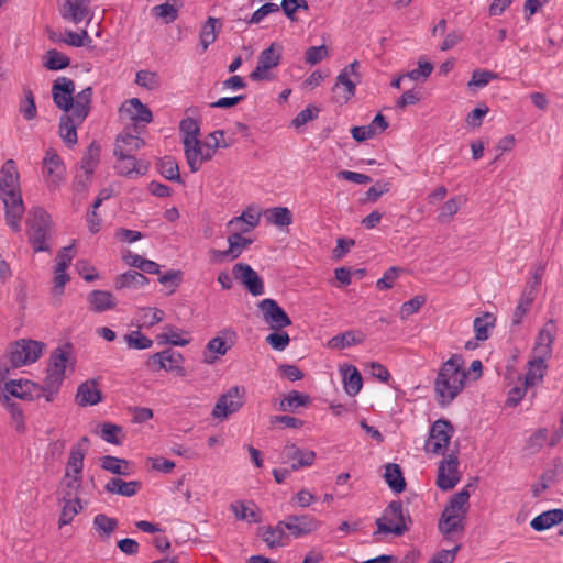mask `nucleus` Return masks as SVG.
<instances>
[{
  "mask_svg": "<svg viewBox=\"0 0 563 563\" xmlns=\"http://www.w3.org/2000/svg\"><path fill=\"white\" fill-rule=\"evenodd\" d=\"M265 342L275 351H284L290 343V336L283 330H272L265 338Z\"/></svg>",
  "mask_w": 563,
  "mask_h": 563,
  "instance_id": "13d9d810",
  "label": "nucleus"
},
{
  "mask_svg": "<svg viewBox=\"0 0 563 563\" xmlns=\"http://www.w3.org/2000/svg\"><path fill=\"white\" fill-rule=\"evenodd\" d=\"M89 446V439L82 437L75 443L66 463L65 473L60 482L65 497L77 496L82 484L84 460Z\"/></svg>",
  "mask_w": 563,
  "mask_h": 563,
  "instance_id": "20e7f679",
  "label": "nucleus"
},
{
  "mask_svg": "<svg viewBox=\"0 0 563 563\" xmlns=\"http://www.w3.org/2000/svg\"><path fill=\"white\" fill-rule=\"evenodd\" d=\"M64 499L65 504L63 506L60 517L58 520L59 527L69 525L74 520L76 515H78L82 509L80 500L77 498V496L67 497V499L64 496Z\"/></svg>",
  "mask_w": 563,
  "mask_h": 563,
  "instance_id": "de8ad7c7",
  "label": "nucleus"
},
{
  "mask_svg": "<svg viewBox=\"0 0 563 563\" xmlns=\"http://www.w3.org/2000/svg\"><path fill=\"white\" fill-rule=\"evenodd\" d=\"M457 467L459 462L456 455L451 454L441 461L438 470L437 485L442 490H450L459 483L460 475Z\"/></svg>",
  "mask_w": 563,
  "mask_h": 563,
  "instance_id": "b1692460",
  "label": "nucleus"
},
{
  "mask_svg": "<svg viewBox=\"0 0 563 563\" xmlns=\"http://www.w3.org/2000/svg\"><path fill=\"white\" fill-rule=\"evenodd\" d=\"M87 300L90 310L98 313L111 310L117 306L115 298L107 290H92Z\"/></svg>",
  "mask_w": 563,
  "mask_h": 563,
  "instance_id": "72a5a7b5",
  "label": "nucleus"
},
{
  "mask_svg": "<svg viewBox=\"0 0 563 563\" xmlns=\"http://www.w3.org/2000/svg\"><path fill=\"white\" fill-rule=\"evenodd\" d=\"M102 440L108 443L119 445L122 443L123 432L120 426L104 422L99 427L97 432Z\"/></svg>",
  "mask_w": 563,
  "mask_h": 563,
  "instance_id": "603ef678",
  "label": "nucleus"
},
{
  "mask_svg": "<svg viewBox=\"0 0 563 563\" xmlns=\"http://www.w3.org/2000/svg\"><path fill=\"white\" fill-rule=\"evenodd\" d=\"M344 389L350 396L357 395L363 386L362 376L355 366H349L343 373Z\"/></svg>",
  "mask_w": 563,
  "mask_h": 563,
  "instance_id": "09e8293b",
  "label": "nucleus"
},
{
  "mask_svg": "<svg viewBox=\"0 0 563 563\" xmlns=\"http://www.w3.org/2000/svg\"><path fill=\"white\" fill-rule=\"evenodd\" d=\"M466 199L463 196H455L449 200H446L438 216L439 221L445 222L452 219L460 210L461 206L464 205Z\"/></svg>",
  "mask_w": 563,
  "mask_h": 563,
  "instance_id": "6e6d98bb",
  "label": "nucleus"
},
{
  "mask_svg": "<svg viewBox=\"0 0 563 563\" xmlns=\"http://www.w3.org/2000/svg\"><path fill=\"white\" fill-rule=\"evenodd\" d=\"M102 400V393L96 379L81 383L76 393V402L81 407L95 406Z\"/></svg>",
  "mask_w": 563,
  "mask_h": 563,
  "instance_id": "cd10ccee",
  "label": "nucleus"
},
{
  "mask_svg": "<svg viewBox=\"0 0 563 563\" xmlns=\"http://www.w3.org/2000/svg\"><path fill=\"white\" fill-rule=\"evenodd\" d=\"M115 169L122 176L136 178L147 173L148 165L136 159L134 155H115Z\"/></svg>",
  "mask_w": 563,
  "mask_h": 563,
  "instance_id": "bb28decb",
  "label": "nucleus"
},
{
  "mask_svg": "<svg viewBox=\"0 0 563 563\" xmlns=\"http://www.w3.org/2000/svg\"><path fill=\"white\" fill-rule=\"evenodd\" d=\"M23 93L24 100L21 103L20 111L24 119L32 120L37 114L34 96L31 89H24Z\"/></svg>",
  "mask_w": 563,
  "mask_h": 563,
  "instance_id": "338daca9",
  "label": "nucleus"
},
{
  "mask_svg": "<svg viewBox=\"0 0 563 563\" xmlns=\"http://www.w3.org/2000/svg\"><path fill=\"white\" fill-rule=\"evenodd\" d=\"M125 343L130 349L146 350L152 347L153 341L140 331H133L124 336Z\"/></svg>",
  "mask_w": 563,
  "mask_h": 563,
  "instance_id": "0e129e2a",
  "label": "nucleus"
},
{
  "mask_svg": "<svg viewBox=\"0 0 563 563\" xmlns=\"http://www.w3.org/2000/svg\"><path fill=\"white\" fill-rule=\"evenodd\" d=\"M497 74L490 70L476 69L472 74V79L468 81V88H484L490 80L496 79Z\"/></svg>",
  "mask_w": 563,
  "mask_h": 563,
  "instance_id": "69168bd1",
  "label": "nucleus"
},
{
  "mask_svg": "<svg viewBox=\"0 0 563 563\" xmlns=\"http://www.w3.org/2000/svg\"><path fill=\"white\" fill-rule=\"evenodd\" d=\"M358 69L360 63L354 60L340 71L333 87L336 101L347 102L354 97L356 85L361 81Z\"/></svg>",
  "mask_w": 563,
  "mask_h": 563,
  "instance_id": "9d476101",
  "label": "nucleus"
},
{
  "mask_svg": "<svg viewBox=\"0 0 563 563\" xmlns=\"http://www.w3.org/2000/svg\"><path fill=\"white\" fill-rule=\"evenodd\" d=\"M228 249L222 251H213V258L216 261H233L241 256V254L250 247L254 242L253 239L246 235L230 234L227 236Z\"/></svg>",
  "mask_w": 563,
  "mask_h": 563,
  "instance_id": "5701e85b",
  "label": "nucleus"
},
{
  "mask_svg": "<svg viewBox=\"0 0 563 563\" xmlns=\"http://www.w3.org/2000/svg\"><path fill=\"white\" fill-rule=\"evenodd\" d=\"M148 284V278L137 271H128L117 276L114 287L117 289H140Z\"/></svg>",
  "mask_w": 563,
  "mask_h": 563,
  "instance_id": "c9c22d12",
  "label": "nucleus"
},
{
  "mask_svg": "<svg viewBox=\"0 0 563 563\" xmlns=\"http://www.w3.org/2000/svg\"><path fill=\"white\" fill-rule=\"evenodd\" d=\"M245 390L243 387L233 386L228 389L217 401L212 409V417L219 420L227 419L236 412L244 404Z\"/></svg>",
  "mask_w": 563,
  "mask_h": 563,
  "instance_id": "4468645a",
  "label": "nucleus"
},
{
  "mask_svg": "<svg viewBox=\"0 0 563 563\" xmlns=\"http://www.w3.org/2000/svg\"><path fill=\"white\" fill-rule=\"evenodd\" d=\"M233 277L239 280L251 295L261 296L264 294V283L258 274L245 263H238L232 268Z\"/></svg>",
  "mask_w": 563,
  "mask_h": 563,
  "instance_id": "4be33fe9",
  "label": "nucleus"
},
{
  "mask_svg": "<svg viewBox=\"0 0 563 563\" xmlns=\"http://www.w3.org/2000/svg\"><path fill=\"white\" fill-rule=\"evenodd\" d=\"M263 321L271 330H283L291 324V320L286 311L276 300L265 298L257 303Z\"/></svg>",
  "mask_w": 563,
  "mask_h": 563,
  "instance_id": "dca6fc26",
  "label": "nucleus"
},
{
  "mask_svg": "<svg viewBox=\"0 0 563 563\" xmlns=\"http://www.w3.org/2000/svg\"><path fill=\"white\" fill-rule=\"evenodd\" d=\"M161 343H168L174 346H186L190 343L191 338L188 332L172 325L164 328V331L157 336Z\"/></svg>",
  "mask_w": 563,
  "mask_h": 563,
  "instance_id": "58836bf2",
  "label": "nucleus"
},
{
  "mask_svg": "<svg viewBox=\"0 0 563 563\" xmlns=\"http://www.w3.org/2000/svg\"><path fill=\"white\" fill-rule=\"evenodd\" d=\"M100 145L96 142H92L87 147L80 164V168L85 172L87 177H90L97 168L100 161Z\"/></svg>",
  "mask_w": 563,
  "mask_h": 563,
  "instance_id": "a19ab883",
  "label": "nucleus"
},
{
  "mask_svg": "<svg viewBox=\"0 0 563 563\" xmlns=\"http://www.w3.org/2000/svg\"><path fill=\"white\" fill-rule=\"evenodd\" d=\"M266 221L276 227H287L292 222V216L286 207H274L264 211Z\"/></svg>",
  "mask_w": 563,
  "mask_h": 563,
  "instance_id": "37998d69",
  "label": "nucleus"
},
{
  "mask_svg": "<svg viewBox=\"0 0 563 563\" xmlns=\"http://www.w3.org/2000/svg\"><path fill=\"white\" fill-rule=\"evenodd\" d=\"M284 522L289 534L296 539L309 536L321 527V521L309 514L290 515Z\"/></svg>",
  "mask_w": 563,
  "mask_h": 563,
  "instance_id": "412c9836",
  "label": "nucleus"
},
{
  "mask_svg": "<svg viewBox=\"0 0 563 563\" xmlns=\"http://www.w3.org/2000/svg\"><path fill=\"white\" fill-rule=\"evenodd\" d=\"M311 402L310 396L297 390L290 391L280 402L284 411L295 410L298 407H306Z\"/></svg>",
  "mask_w": 563,
  "mask_h": 563,
  "instance_id": "5fc2aeb1",
  "label": "nucleus"
},
{
  "mask_svg": "<svg viewBox=\"0 0 563 563\" xmlns=\"http://www.w3.org/2000/svg\"><path fill=\"white\" fill-rule=\"evenodd\" d=\"M59 12L63 19L78 24L88 16L89 2L88 0H63Z\"/></svg>",
  "mask_w": 563,
  "mask_h": 563,
  "instance_id": "a878e982",
  "label": "nucleus"
},
{
  "mask_svg": "<svg viewBox=\"0 0 563 563\" xmlns=\"http://www.w3.org/2000/svg\"><path fill=\"white\" fill-rule=\"evenodd\" d=\"M467 373L462 355L453 354L444 362L434 382V393L441 407L450 405L464 389Z\"/></svg>",
  "mask_w": 563,
  "mask_h": 563,
  "instance_id": "f03ea898",
  "label": "nucleus"
},
{
  "mask_svg": "<svg viewBox=\"0 0 563 563\" xmlns=\"http://www.w3.org/2000/svg\"><path fill=\"white\" fill-rule=\"evenodd\" d=\"M42 173L47 187L51 189L60 187L65 180V165L53 148H48L45 153Z\"/></svg>",
  "mask_w": 563,
  "mask_h": 563,
  "instance_id": "f3484780",
  "label": "nucleus"
},
{
  "mask_svg": "<svg viewBox=\"0 0 563 563\" xmlns=\"http://www.w3.org/2000/svg\"><path fill=\"white\" fill-rule=\"evenodd\" d=\"M5 390L12 396L23 400L41 398L40 385L31 380H11L5 384Z\"/></svg>",
  "mask_w": 563,
  "mask_h": 563,
  "instance_id": "c85d7f7f",
  "label": "nucleus"
},
{
  "mask_svg": "<svg viewBox=\"0 0 563 563\" xmlns=\"http://www.w3.org/2000/svg\"><path fill=\"white\" fill-rule=\"evenodd\" d=\"M221 24L217 18L209 16L203 23L199 34L200 45L202 52H206L208 47L216 42L220 32Z\"/></svg>",
  "mask_w": 563,
  "mask_h": 563,
  "instance_id": "4c0bfd02",
  "label": "nucleus"
},
{
  "mask_svg": "<svg viewBox=\"0 0 563 563\" xmlns=\"http://www.w3.org/2000/svg\"><path fill=\"white\" fill-rule=\"evenodd\" d=\"M0 190L5 222L12 231L19 232L25 207L19 188V172L13 159H8L0 170Z\"/></svg>",
  "mask_w": 563,
  "mask_h": 563,
  "instance_id": "f257e3e1",
  "label": "nucleus"
},
{
  "mask_svg": "<svg viewBox=\"0 0 563 563\" xmlns=\"http://www.w3.org/2000/svg\"><path fill=\"white\" fill-rule=\"evenodd\" d=\"M563 522V509L555 508L543 511L530 521V527L536 531H545Z\"/></svg>",
  "mask_w": 563,
  "mask_h": 563,
  "instance_id": "473e14b6",
  "label": "nucleus"
},
{
  "mask_svg": "<svg viewBox=\"0 0 563 563\" xmlns=\"http://www.w3.org/2000/svg\"><path fill=\"white\" fill-rule=\"evenodd\" d=\"M556 333L555 323L550 320L539 331L532 350V355L549 360L552 354V344Z\"/></svg>",
  "mask_w": 563,
  "mask_h": 563,
  "instance_id": "393cba45",
  "label": "nucleus"
},
{
  "mask_svg": "<svg viewBox=\"0 0 563 563\" xmlns=\"http://www.w3.org/2000/svg\"><path fill=\"white\" fill-rule=\"evenodd\" d=\"M409 516L405 512L402 505L391 501L384 510L382 517L376 520V533H391L402 536L409 528L407 525Z\"/></svg>",
  "mask_w": 563,
  "mask_h": 563,
  "instance_id": "1a4fd4ad",
  "label": "nucleus"
},
{
  "mask_svg": "<svg viewBox=\"0 0 563 563\" xmlns=\"http://www.w3.org/2000/svg\"><path fill=\"white\" fill-rule=\"evenodd\" d=\"M92 99V89L87 87L76 95L75 109L62 117L59 135L69 145L77 143V125L88 117Z\"/></svg>",
  "mask_w": 563,
  "mask_h": 563,
  "instance_id": "423d86ee",
  "label": "nucleus"
},
{
  "mask_svg": "<svg viewBox=\"0 0 563 563\" xmlns=\"http://www.w3.org/2000/svg\"><path fill=\"white\" fill-rule=\"evenodd\" d=\"M282 58V46L272 43L266 49L261 52L257 58L255 69L250 74V78L254 81L269 79L268 71L279 65Z\"/></svg>",
  "mask_w": 563,
  "mask_h": 563,
  "instance_id": "aec40b11",
  "label": "nucleus"
},
{
  "mask_svg": "<svg viewBox=\"0 0 563 563\" xmlns=\"http://www.w3.org/2000/svg\"><path fill=\"white\" fill-rule=\"evenodd\" d=\"M27 227L29 240L33 250L35 252L48 251L46 240L51 231L49 214L41 208H33L29 213Z\"/></svg>",
  "mask_w": 563,
  "mask_h": 563,
  "instance_id": "6e6552de",
  "label": "nucleus"
},
{
  "mask_svg": "<svg viewBox=\"0 0 563 563\" xmlns=\"http://www.w3.org/2000/svg\"><path fill=\"white\" fill-rule=\"evenodd\" d=\"M385 479L388 486L396 493H401L406 487L401 470L397 464L390 463L386 465Z\"/></svg>",
  "mask_w": 563,
  "mask_h": 563,
  "instance_id": "3c124183",
  "label": "nucleus"
},
{
  "mask_svg": "<svg viewBox=\"0 0 563 563\" xmlns=\"http://www.w3.org/2000/svg\"><path fill=\"white\" fill-rule=\"evenodd\" d=\"M231 145L224 137L222 130L209 133L203 141H187L184 153L191 173H197L201 166L213 158L218 148H227Z\"/></svg>",
  "mask_w": 563,
  "mask_h": 563,
  "instance_id": "7ed1b4c3",
  "label": "nucleus"
},
{
  "mask_svg": "<svg viewBox=\"0 0 563 563\" xmlns=\"http://www.w3.org/2000/svg\"><path fill=\"white\" fill-rule=\"evenodd\" d=\"M44 344L34 340H19L10 349V361L15 367L36 362L43 353Z\"/></svg>",
  "mask_w": 563,
  "mask_h": 563,
  "instance_id": "ddd939ff",
  "label": "nucleus"
},
{
  "mask_svg": "<svg viewBox=\"0 0 563 563\" xmlns=\"http://www.w3.org/2000/svg\"><path fill=\"white\" fill-rule=\"evenodd\" d=\"M93 528L101 540H108L118 528V520L104 514H98L93 518Z\"/></svg>",
  "mask_w": 563,
  "mask_h": 563,
  "instance_id": "79ce46f5",
  "label": "nucleus"
},
{
  "mask_svg": "<svg viewBox=\"0 0 563 563\" xmlns=\"http://www.w3.org/2000/svg\"><path fill=\"white\" fill-rule=\"evenodd\" d=\"M470 493L467 488L454 494L442 511L439 520V530L444 536L460 533L464 530V522L470 507Z\"/></svg>",
  "mask_w": 563,
  "mask_h": 563,
  "instance_id": "39448f33",
  "label": "nucleus"
},
{
  "mask_svg": "<svg viewBox=\"0 0 563 563\" xmlns=\"http://www.w3.org/2000/svg\"><path fill=\"white\" fill-rule=\"evenodd\" d=\"M261 209L255 205H251L247 206L238 217L242 221H244L249 228H252L254 230L256 227H258L261 222Z\"/></svg>",
  "mask_w": 563,
  "mask_h": 563,
  "instance_id": "774afa93",
  "label": "nucleus"
},
{
  "mask_svg": "<svg viewBox=\"0 0 563 563\" xmlns=\"http://www.w3.org/2000/svg\"><path fill=\"white\" fill-rule=\"evenodd\" d=\"M236 332L231 328L222 329L206 345L203 351V362L206 364L216 363L221 356L225 355L235 344Z\"/></svg>",
  "mask_w": 563,
  "mask_h": 563,
  "instance_id": "9b49d317",
  "label": "nucleus"
},
{
  "mask_svg": "<svg viewBox=\"0 0 563 563\" xmlns=\"http://www.w3.org/2000/svg\"><path fill=\"white\" fill-rule=\"evenodd\" d=\"M179 130L183 136V145H185L187 141L195 142L199 139L200 129L195 119L186 118L181 120Z\"/></svg>",
  "mask_w": 563,
  "mask_h": 563,
  "instance_id": "4d7b16f0",
  "label": "nucleus"
},
{
  "mask_svg": "<svg viewBox=\"0 0 563 563\" xmlns=\"http://www.w3.org/2000/svg\"><path fill=\"white\" fill-rule=\"evenodd\" d=\"M152 14L165 23H172L178 18V8L169 3H162L152 8Z\"/></svg>",
  "mask_w": 563,
  "mask_h": 563,
  "instance_id": "e2e57ef3",
  "label": "nucleus"
},
{
  "mask_svg": "<svg viewBox=\"0 0 563 563\" xmlns=\"http://www.w3.org/2000/svg\"><path fill=\"white\" fill-rule=\"evenodd\" d=\"M545 358L533 356L528 362L527 373L523 377V385L526 387H533L543 380L545 371L548 368Z\"/></svg>",
  "mask_w": 563,
  "mask_h": 563,
  "instance_id": "2f4dec72",
  "label": "nucleus"
},
{
  "mask_svg": "<svg viewBox=\"0 0 563 563\" xmlns=\"http://www.w3.org/2000/svg\"><path fill=\"white\" fill-rule=\"evenodd\" d=\"M496 318L493 313L485 312L478 316L473 321V329L475 332V339L477 341H486L492 330L495 328Z\"/></svg>",
  "mask_w": 563,
  "mask_h": 563,
  "instance_id": "ea45409f",
  "label": "nucleus"
},
{
  "mask_svg": "<svg viewBox=\"0 0 563 563\" xmlns=\"http://www.w3.org/2000/svg\"><path fill=\"white\" fill-rule=\"evenodd\" d=\"M76 362L77 358L71 344L66 343L57 346L49 355L46 375L55 379V382L63 383L68 375L75 372Z\"/></svg>",
  "mask_w": 563,
  "mask_h": 563,
  "instance_id": "0eeeda50",
  "label": "nucleus"
},
{
  "mask_svg": "<svg viewBox=\"0 0 563 563\" xmlns=\"http://www.w3.org/2000/svg\"><path fill=\"white\" fill-rule=\"evenodd\" d=\"M121 113L128 115L134 123H150L153 119L150 108L137 98L125 101L120 108Z\"/></svg>",
  "mask_w": 563,
  "mask_h": 563,
  "instance_id": "c756f323",
  "label": "nucleus"
},
{
  "mask_svg": "<svg viewBox=\"0 0 563 563\" xmlns=\"http://www.w3.org/2000/svg\"><path fill=\"white\" fill-rule=\"evenodd\" d=\"M137 321L140 327L151 328L164 319V311L155 307H141L137 309Z\"/></svg>",
  "mask_w": 563,
  "mask_h": 563,
  "instance_id": "a18cd8bd",
  "label": "nucleus"
},
{
  "mask_svg": "<svg viewBox=\"0 0 563 563\" xmlns=\"http://www.w3.org/2000/svg\"><path fill=\"white\" fill-rule=\"evenodd\" d=\"M230 508L239 520H245L254 523L260 522L261 520L258 510L253 504L236 501L231 504Z\"/></svg>",
  "mask_w": 563,
  "mask_h": 563,
  "instance_id": "49530a36",
  "label": "nucleus"
},
{
  "mask_svg": "<svg viewBox=\"0 0 563 563\" xmlns=\"http://www.w3.org/2000/svg\"><path fill=\"white\" fill-rule=\"evenodd\" d=\"M286 526L284 520L276 526H265L260 528V536L268 548H282L287 544L288 536L286 534Z\"/></svg>",
  "mask_w": 563,
  "mask_h": 563,
  "instance_id": "7c9ffc66",
  "label": "nucleus"
},
{
  "mask_svg": "<svg viewBox=\"0 0 563 563\" xmlns=\"http://www.w3.org/2000/svg\"><path fill=\"white\" fill-rule=\"evenodd\" d=\"M69 64V57L56 49L47 51L44 56V66L49 70H60L68 67Z\"/></svg>",
  "mask_w": 563,
  "mask_h": 563,
  "instance_id": "864d4df0",
  "label": "nucleus"
},
{
  "mask_svg": "<svg viewBox=\"0 0 563 563\" xmlns=\"http://www.w3.org/2000/svg\"><path fill=\"white\" fill-rule=\"evenodd\" d=\"M60 41L73 47L88 46L92 42L86 30H82L80 33L66 31L64 37Z\"/></svg>",
  "mask_w": 563,
  "mask_h": 563,
  "instance_id": "052dcab7",
  "label": "nucleus"
},
{
  "mask_svg": "<svg viewBox=\"0 0 563 563\" xmlns=\"http://www.w3.org/2000/svg\"><path fill=\"white\" fill-rule=\"evenodd\" d=\"M144 141L130 133L118 135L114 145V155H134L142 146Z\"/></svg>",
  "mask_w": 563,
  "mask_h": 563,
  "instance_id": "f704fd0d",
  "label": "nucleus"
},
{
  "mask_svg": "<svg viewBox=\"0 0 563 563\" xmlns=\"http://www.w3.org/2000/svg\"><path fill=\"white\" fill-rule=\"evenodd\" d=\"M75 82L68 77H58L52 86V98L54 104L66 113L75 109Z\"/></svg>",
  "mask_w": 563,
  "mask_h": 563,
  "instance_id": "a211bd4d",
  "label": "nucleus"
},
{
  "mask_svg": "<svg viewBox=\"0 0 563 563\" xmlns=\"http://www.w3.org/2000/svg\"><path fill=\"white\" fill-rule=\"evenodd\" d=\"M158 169L162 176H164L168 180H178L180 177L178 164L170 156H165L164 158L161 159L158 164Z\"/></svg>",
  "mask_w": 563,
  "mask_h": 563,
  "instance_id": "680f3d73",
  "label": "nucleus"
},
{
  "mask_svg": "<svg viewBox=\"0 0 563 563\" xmlns=\"http://www.w3.org/2000/svg\"><path fill=\"white\" fill-rule=\"evenodd\" d=\"M314 460V451L301 449L294 443H288L279 452L277 462L290 465V471H298L311 466Z\"/></svg>",
  "mask_w": 563,
  "mask_h": 563,
  "instance_id": "2eb2a0df",
  "label": "nucleus"
},
{
  "mask_svg": "<svg viewBox=\"0 0 563 563\" xmlns=\"http://www.w3.org/2000/svg\"><path fill=\"white\" fill-rule=\"evenodd\" d=\"M454 433L452 424L446 420H437L431 429L424 444L427 453L443 455Z\"/></svg>",
  "mask_w": 563,
  "mask_h": 563,
  "instance_id": "f8f14e48",
  "label": "nucleus"
},
{
  "mask_svg": "<svg viewBox=\"0 0 563 563\" xmlns=\"http://www.w3.org/2000/svg\"><path fill=\"white\" fill-rule=\"evenodd\" d=\"M135 82L148 90H155L161 85L158 74L150 70H139L135 75Z\"/></svg>",
  "mask_w": 563,
  "mask_h": 563,
  "instance_id": "bf43d9fd",
  "label": "nucleus"
},
{
  "mask_svg": "<svg viewBox=\"0 0 563 563\" xmlns=\"http://www.w3.org/2000/svg\"><path fill=\"white\" fill-rule=\"evenodd\" d=\"M101 467L117 475L128 476L132 473L131 463L129 461L111 455L101 459Z\"/></svg>",
  "mask_w": 563,
  "mask_h": 563,
  "instance_id": "c03bdc74",
  "label": "nucleus"
},
{
  "mask_svg": "<svg viewBox=\"0 0 563 563\" xmlns=\"http://www.w3.org/2000/svg\"><path fill=\"white\" fill-rule=\"evenodd\" d=\"M184 356L180 352L173 350H164L150 356L147 365L154 372L164 369L166 372L176 373L179 376L185 375Z\"/></svg>",
  "mask_w": 563,
  "mask_h": 563,
  "instance_id": "6ab92c4d",
  "label": "nucleus"
},
{
  "mask_svg": "<svg viewBox=\"0 0 563 563\" xmlns=\"http://www.w3.org/2000/svg\"><path fill=\"white\" fill-rule=\"evenodd\" d=\"M364 341V334L354 331H346L340 335L333 336L329 345L333 349H345L352 345L361 344Z\"/></svg>",
  "mask_w": 563,
  "mask_h": 563,
  "instance_id": "8fccbe9b",
  "label": "nucleus"
},
{
  "mask_svg": "<svg viewBox=\"0 0 563 563\" xmlns=\"http://www.w3.org/2000/svg\"><path fill=\"white\" fill-rule=\"evenodd\" d=\"M142 484L139 481L124 482L121 478L113 477L106 485L104 489L110 494H117L124 497H132L141 489Z\"/></svg>",
  "mask_w": 563,
  "mask_h": 563,
  "instance_id": "e433bc0d",
  "label": "nucleus"
}]
</instances>
